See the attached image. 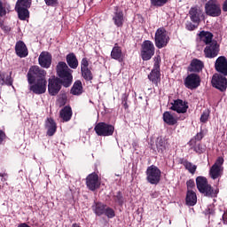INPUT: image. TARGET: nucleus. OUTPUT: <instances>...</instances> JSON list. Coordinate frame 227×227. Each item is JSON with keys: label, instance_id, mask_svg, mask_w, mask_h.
<instances>
[{"label": "nucleus", "instance_id": "1", "mask_svg": "<svg viewBox=\"0 0 227 227\" xmlns=\"http://www.w3.org/2000/svg\"><path fill=\"white\" fill-rule=\"evenodd\" d=\"M45 75H47V72L38 66H33L29 68L27 73V81L29 84H33L35 81V84L30 86V90L35 95H42L45 93L47 90V80H45Z\"/></svg>", "mask_w": 227, "mask_h": 227}, {"label": "nucleus", "instance_id": "2", "mask_svg": "<svg viewBox=\"0 0 227 227\" xmlns=\"http://www.w3.org/2000/svg\"><path fill=\"white\" fill-rule=\"evenodd\" d=\"M57 74L60 77L63 86L68 88L72 84V70L68 67L67 63L59 62L57 65Z\"/></svg>", "mask_w": 227, "mask_h": 227}, {"label": "nucleus", "instance_id": "3", "mask_svg": "<svg viewBox=\"0 0 227 227\" xmlns=\"http://www.w3.org/2000/svg\"><path fill=\"white\" fill-rule=\"evenodd\" d=\"M196 184L198 190L209 198H214V196L217 195L219 191L212 189V186L208 184V181L203 176H198L196 178Z\"/></svg>", "mask_w": 227, "mask_h": 227}, {"label": "nucleus", "instance_id": "4", "mask_svg": "<svg viewBox=\"0 0 227 227\" xmlns=\"http://www.w3.org/2000/svg\"><path fill=\"white\" fill-rule=\"evenodd\" d=\"M154 40L158 49H163L169 43V35H168V31H166L165 27H160L156 30Z\"/></svg>", "mask_w": 227, "mask_h": 227}, {"label": "nucleus", "instance_id": "5", "mask_svg": "<svg viewBox=\"0 0 227 227\" xmlns=\"http://www.w3.org/2000/svg\"><path fill=\"white\" fill-rule=\"evenodd\" d=\"M146 180L152 185H157L160 182V169L155 165H151L146 169Z\"/></svg>", "mask_w": 227, "mask_h": 227}, {"label": "nucleus", "instance_id": "6", "mask_svg": "<svg viewBox=\"0 0 227 227\" xmlns=\"http://www.w3.org/2000/svg\"><path fill=\"white\" fill-rule=\"evenodd\" d=\"M206 15L209 17H219L221 15V4L217 0H208L205 4Z\"/></svg>", "mask_w": 227, "mask_h": 227}, {"label": "nucleus", "instance_id": "7", "mask_svg": "<svg viewBox=\"0 0 227 227\" xmlns=\"http://www.w3.org/2000/svg\"><path fill=\"white\" fill-rule=\"evenodd\" d=\"M160 56L154 57V67L148 75V79L152 81L156 86L160 82Z\"/></svg>", "mask_w": 227, "mask_h": 227}, {"label": "nucleus", "instance_id": "8", "mask_svg": "<svg viewBox=\"0 0 227 227\" xmlns=\"http://www.w3.org/2000/svg\"><path fill=\"white\" fill-rule=\"evenodd\" d=\"M155 54V46L152 41H145L142 43L141 57L144 61L152 59V57Z\"/></svg>", "mask_w": 227, "mask_h": 227}, {"label": "nucleus", "instance_id": "9", "mask_svg": "<svg viewBox=\"0 0 227 227\" xmlns=\"http://www.w3.org/2000/svg\"><path fill=\"white\" fill-rule=\"evenodd\" d=\"M94 130L98 136H113L114 134V126L106 122H99L95 126Z\"/></svg>", "mask_w": 227, "mask_h": 227}, {"label": "nucleus", "instance_id": "10", "mask_svg": "<svg viewBox=\"0 0 227 227\" xmlns=\"http://www.w3.org/2000/svg\"><path fill=\"white\" fill-rule=\"evenodd\" d=\"M212 84L214 88H216V90H219L220 91H226L227 79L223 75L215 74L213 75Z\"/></svg>", "mask_w": 227, "mask_h": 227}, {"label": "nucleus", "instance_id": "11", "mask_svg": "<svg viewBox=\"0 0 227 227\" xmlns=\"http://www.w3.org/2000/svg\"><path fill=\"white\" fill-rule=\"evenodd\" d=\"M201 82V79L200 75L196 74H189L184 80V86L188 88V90H196L200 86Z\"/></svg>", "mask_w": 227, "mask_h": 227}, {"label": "nucleus", "instance_id": "12", "mask_svg": "<svg viewBox=\"0 0 227 227\" xmlns=\"http://www.w3.org/2000/svg\"><path fill=\"white\" fill-rule=\"evenodd\" d=\"M60 90H61V82H59V78H56L55 76H53L52 78H50L49 83H48V91L50 95L54 97L59 93Z\"/></svg>", "mask_w": 227, "mask_h": 227}, {"label": "nucleus", "instance_id": "13", "mask_svg": "<svg viewBox=\"0 0 227 227\" xmlns=\"http://www.w3.org/2000/svg\"><path fill=\"white\" fill-rule=\"evenodd\" d=\"M86 185L90 191H97L100 187V181L98 180V175L96 173L90 174L86 177Z\"/></svg>", "mask_w": 227, "mask_h": 227}, {"label": "nucleus", "instance_id": "14", "mask_svg": "<svg viewBox=\"0 0 227 227\" xmlns=\"http://www.w3.org/2000/svg\"><path fill=\"white\" fill-rule=\"evenodd\" d=\"M206 58H215L219 54V43L217 41H213L204 49Z\"/></svg>", "mask_w": 227, "mask_h": 227}, {"label": "nucleus", "instance_id": "15", "mask_svg": "<svg viewBox=\"0 0 227 227\" xmlns=\"http://www.w3.org/2000/svg\"><path fill=\"white\" fill-rule=\"evenodd\" d=\"M38 61L43 68H50L52 63V55L48 51H43L39 55Z\"/></svg>", "mask_w": 227, "mask_h": 227}, {"label": "nucleus", "instance_id": "16", "mask_svg": "<svg viewBox=\"0 0 227 227\" xmlns=\"http://www.w3.org/2000/svg\"><path fill=\"white\" fill-rule=\"evenodd\" d=\"M215 68L216 72H219V74H222L224 76H226L227 75L226 57H224V56L219 57L215 63Z\"/></svg>", "mask_w": 227, "mask_h": 227}, {"label": "nucleus", "instance_id": "17", "mask_svg": "<svg viewBox=\"0 0 227 227\" xmlns=\"http://www.w3.org/2000/svg\"><path fill=\"white\" fill-rule=\"evenodd\" d=\"M190 19L192 22H194L195 24H200L201 20V17L203 15V11L201 9L197 8V7H192L190 9Z\"/></svg>", "mask_w": 227, "mask_h": 227}, {"label": "nucleus", "instance_id": "18", "mask_svg": "<svg viewBox=\"0 0 227 227\" xmlns=\"http://www.w3.org/2000/svg\"><path fill=\"white\" fill-rule=\"evenodd\" d=\"M189 108V106H187L186 102H184L182 99H177L176 101H174V103L172 104V106L170 107V109H172V111H176V113H187V109Z\"/></svg>", "mask_w": 227, "mask_h": 227}, {"label": "nucleus", "instance_id": "19", "mask_svg": "<svg viewBox=\"0 0 227 227\" xmlns=\"http://www.w3.org/2000/svg\"><path fill=\"white\" fill-rule=\"evenodd\" d=\"M15 51L19 58H26L28 54L27 46H26V43H24L22 41L16 43Z\"/></svg>", "mask_w": 227, "mask_h": 227}, {"label": "nucleus", "instance_id": "20", "mask_svg": "<svg viewBox=\"0 0 227 227\" xmlns=\"http://www.w3.org/2000/svg\"><path fill=\"white\" fill-rule=\"evenodd\" d=\"M196 203H198L196 192H194L192 190H188L186 193V205L189 207H194Z\"/></svg>", "mask_w": 227, "mask_h": 227}, {"label": "nucleus", "instance_id": "21", "mask_svg": "<svg viewBox=\"0 0 227 227\" xmlns=\"http://www.w3.org/2000/svg\"><path fill=\"white\" fill-rule=\"evenodd\" d=\"M203 62L198 59H194L192 60L191 65L189 67L190 72H201L203 70Z\"/></svg>", "mask_w": 227, "mask_h": 227}, {"label": "nucleus", "instance_id": "22", "mask_svg": "<svg viewBox=\"0 0 227 227\" xmlns=\"http://www.w3.org/2000/svg\"><path fill=\"white\" fill-rule=\"evenodd\" d=\"M113 20L117 27H121L123 26V12L121 11H118V7H115Z\"/></svg>", "mask_w": 227, "mask_h": 227}, {"label": "nucleus", "instance_id": "23", "mask_svg": "<svg viewBox=\"0 0 227 227\" xmlns=\"http://www.w3.org/2000/svg\"><path fill=\"white\" fill-rule=\"evenodd\" d=\"M223 167L213 165L209 170V175L213 180L219 178L223 175Z\"/></svg>", "mask_w": 227, "mask_h": 227}, {"label": "nucleus", "instance_id": "24", "mask_svg": "<svg viewBox=\"0 0 227 227\" xmlns=\"http://www.w3.org/2000/svg\"><path fill=\"white\" fill-rule=\"evenodd\" d=\"M163 121L167 123V125H176L178 119L169 112H164Z\"/></svg>", "mask_w": 227, "mask_h": 227}, {"label": "nucleus", "instance_id": "25", "mask_svg": "<svg viewBox=\"0 0 227 227\" xmlns=\"http://www.w3.org/2000/svg\"><path fill=\"white\" fill-rule=\"evenodd\" d=\"M111 58L113 59H116L117 61H121L123 59V52L121 51V48L115 44L111 51Z\"/></svg>", "mask_w": 227, "mask_h": 227}, {"label": "nucleus", "instance_id": "26", "mask_svg": "<svg viewBox=\"0 0 227 227\" xmlns=\"http://www.w3.org/2000/svg\"><path fill=\"white\" fill-rule=\"evenodd\" d=\"M59 116L63 121H70L72 118V108L70 106H65L60 110Z\"/></svg>", "mask_w": 227, "mask_h": 227}, {"label": "nucleus", "instance_id": "27", "mask_svg": "<svg viewBox=\"0 0 227 227\" xmlns=\"http://www.w3.org/2000/svg\"><path fill=\"white\" fill-rule=\"evenodd\" d=\"M67 63L70 67V68L75 69L77 67H79V60H77V57H75V54L69 53L67 55Z\"/></svg>", "mask_w": 227, "mask_h": 227}, {"label": "nucleus", "instance_id": "28", "mask_svg": "<svg viewBox=\"0 0 227 227\" xmlns=\"http://www.w3.org/2000/svg\"><path fill=\"white\" fill-rule=\"evenodd\" d=\"M212 38H214V35H212V33L210 32H201L200 33V40L206 43V45H210V43H212V42H215V40H212Z\"/></svg>", "mask_w": 227, "mask_h": 227}, {"label": "nucleus", "instance_id": "29", "mask_svg": "<svg viewBox=\"0 0 227 227\" xmlns=\"http://www.w3.org/2000/svg\"><path fill=\"white\" fill-rule=\"evenodd\" d=\"M46 129H48L47 134L51 137L53 134H56V122L52 119H48L46 121Z\"/></svg>", "mask_w": 227, "mask_h": 227}, {"label": "nucleus", "instance_id": "30", "mask_svg": "<svg viewBox=\"0 0 227 227\" xmlns=\"http://www.w3.org/2000/svg\"><path fill=\"white\" fill-rule=\"evenodd\" d=\"M82 82L81 81H76L71 89L72 95H82Z\"/></svg>", "mask_w": 227, "mask_h": 227}, {"label": "nucleus", "instance_id": "31", "mask_svg": "<svg viewBox=\"0 0 227 227\" xmlns=\"http://www.w3.org/2000/svg\"><path fill=\"white\" fill-rule=\"evenodd\" d=\"M15 10L18 12L19 19H20V20H26V19H29V11L27 8H20Z\"/></svg>", "mask_w": 227, "mask_h": 227}, {"label": "nucleus", "instance_id": "32", "mask_svg": "<svg viewBox=\"0 0 227 227\" xmlns=\"http://www.w3.org/2000/svg\"><path fill=\"white\" fill-rule=\"evenodd\" d=\"M92 208L97 215H102L106 212V206L102 203H96Z\"/></svg>", "mask_w": 227, "mask_h": 227}, {"label": "nucleus", "instance_id": "33", "mask_svg": "<svg viewBox=\"0 0 227 227\" xmlns=\"http://www.w3.org/2000/svg\"><path fill=\"white\" fill-rule=\"evenodd\" d=\"M31 8V0H18L15 9Z\"/></svg>", "mask_w": 227, "mask_h": 227}, {"label": "nucleus", "instance_id": "34", "mask_svg": "<svg viewBox=\"0 0 227 227\" xmlns=\"http://www.w3.org/2000/svg\"><path fill=\"white\" fill-rule=\"evenodd\" d=\"M0 84H7V86H12V84H13V80H12V76L10 75H7L4 78V76L0 73Z\"/></svg>", "mask_w": 227, "mask_h": 227}, {"label": "nucleus", "instance_id": "35", "mask_svg": "<svg viewBox=\"0 0 227 227\" xmlns=\"http://www.w3.org/2000/svg\"><path fill=\"white\" fill-rule=\"evenodd\" d=\"M82 75L85 81H93V74L91 73V70L89 69H82Z\"/></svg>", "mask_w": 227, "mask_h": 227}, {"label": "nucleus", "instance_id": "36", "mask_svg": "<svg viewBox=\"0 0 227 227\" xmlns=\"http://www.w3.org/2000/svg\"><path fill=\"white\" fill-rule=\"evenodd\" d=\"M184 168H186V169H188V171L192 173V175H194V173H196V169H197L196 165L189 161L184 162Z\"/></svg>", "mask_w": 227, "mask_h": 227}, {"label": "nucleus", "instance_id": "37", "mask_svg": "<svg viewBox=\"0 0 227 227\" xmlns=\"http://www.w3.org/2000/svg\"><path fill=\"white\" fill-rule=\"evenodd\" d=\"M151 3L154 6H164L168 3V0H151Z\"/></svg>", "mask_w": 227, "mask_h": 227}, {"label": "nucleus", "instance_id": "38", "mask_svg": "<svg viewBox=\"0 0 227 227\" xmlns=\"http://www.w3.org/2000/svg\"><path fill=\"white\" fill-rule=\"evenodd\" d=\"M104 214H106V215L109 217V219H113V217H114V210H113V208L111 207L105 208Z\"/></svg>", "mask_w": 227, "mask_h": 227}, {"label": "nucleus", "instance_id": "39", "mask_svg": "<svg viewBox=\"0 0 227 227\" xmlns=\"http://www.w3.org/2000/svg\"><path fill=\"white\" fill-rule=\"evenodd\" d=\"M89 66H90V63L88 62V59L86 58L82 59L81 62V70L89 69L88 68Z\"/></svg>", "mask_w": 227, "mask_h": 227}, {"label": "nucleus", "instance_id": "40", "mask_svg": "<svg viewBox=\"0 0 227 227\" xmlns=\"http://www.w3.org/2000/svg\"><path fill=\"white\" fill-rule=\"evenodd\" d=\"M208 116H209L208 111L204 112V113L201 114V116H200V121H201L202 123H205V122L207 121V120H208Z\"/></svg>", "mask_w": 227, "mask_h": 227}, {"label": "nucleus", "instance_id": "41", "mask_svg": "<svg viewBox=\"0 0 227 227\" xmlns=\"http://www.w3.org/2000/svg\"><path fill=\"white\" fill-rule=\"evenodd\" d=\"M6 15V9L3 6V2L0 0V17Z\"/></svg>", "mask_w": 227, "mask_h": 227}, {"label": "nucleus", "instance_id": "42", "mask_svg": "<svg viewBox=\"0 0 227 227\" xmlns=\"http://www.w3.org/2000/svg\"><path fill=\"white\" fill-rule=\"evenodd\" d=\"M47 6H56L58 0H44Z\"/></svg>", "mask_w": 227, "mask_h": 227}, {"label": "nucleus", "instance_id": "43", "mask_svg": "<svg viewBox=\"0 0 227 227\" xmlns=\"http://www.w3.org/2000/svg\"><path fill=\"white\" fill-rule=\"evenodd\" d=\"M224 163V159H223V157H219L215 163L214 164V166H222L223 167V164Z\"/></svg>", "mask_w": 227, "mask_h": 227}, {"label": "nucleus", "instance_id": "44", "mask_svg": "<svg viewBox=\"0 0 227 227\" xmlns=\"http://www.w3.org/2000/svg\"><path fill=\"white\" fill-rule=\"evenodd\" d=\"M186 185H187L188 191L189 189H192V187L195 186L194 180L190 179L189 181H187Z\"/></svg>", "mask_w": 227, "mask_h": 227}, {"label": "nucleus", "instance_id": "45", "mask_svg": "<svg viewBox=\"0 0 227 227\" xmlns=\"http://www.w3.org/2000/svg\"><path fill=\"white\" fill-rule=\"evenodd\" d=\"M197 26L193 25L192 23H188L186 25V28L188 31H193V29H196Z\"/></svg>", "mask_w": 227, "mask_h": 227}, {"label": "nucleus", "instance_id": "46", "mask_svg": "<svg viewBox=\"0 0 227 227\" xmlns=\"http://www.w3.org/2000/svg\"><path fill=\"white\" fill-rule=\"evenodd\" d=\"M196 141H201L203 139V131H200V133H197L195 136Z\"/></svg>", "mask_w": 227, "mask_h": 227}, {"label": "nucleus", "instance_id": "47", "mask_svg": "<svg viewBox=\"0 0 227 227\" xmlns=\"http://www.w3.org/2000/svg\"><path fill=\"white\" fill-rule=\"evenodd\" d=\"M115 197L117 198L118 203H122L121 198H123V196L121 195V192H118Z\"/></svg>", "mask_w": 227, "mask_h": 227}, {"label": "nucleus", "instance_id": "48", "mask_svg": "<svg viewBox=\"0 0 227 227\" xmlns=\"http://www.w3.org/2000/svg\"><path fill=\"white\" fill-rule=\"evenodd\" d=\"M4 137H6V135L4 132H3V130H0V145L3 143V141H4Z\"/></svg>", "mask_w": 227, "mask_h": 227}, {"label": "nucleus", "instance_id": "49", "mask_svg": "<svg viewBox=\"0 0 227 227\" xmlns=\"http://www.w3.org/2000/svg\"><path fill=\"white\" fill-rule=\"evenodd\" d=\"M223 12H227V0H225L223 3Z\"/></svg>", "mask_w": 227, "mask_h": 227}, {"label": "nucleus", "instance_id": "50", "mask_svg": "<svg viewBox=\"0 0 227 227\" xmlns=\"http://www.w3.org/2000/svg\"><path fill=\"white\" fill-rule=\"evenodd\" d=\"M158 196H159V193H157L156 192L152 193V198H158Z\"/></svg>", "mask_w": 227, "mask_h": 227}, {"label": "nucleus", "instance_id": "51", "mask_svg": "<svg viewBox=\"0 0 227 227\" xmlns=\"http://www.w3.org/2000/svg\"><path fill=\"white\" fill-rule=\"evenodd\" d=\"M73 227H81V226H79V225L76 224V223H74V224H73Z\"/></svg>", "mask_w": 227, "mask_h": 227}, {"label": "nucleus", "instance_id": "52", "mask_svg": "<svg viewBox=\"0 0 227 227\" xmlns=\"http://www.w3.org/2000/svg\"><path fill=\"white\" fill-rule=\"evenodd\" d=\"M124 107L127 109V107H129V106H127V103L124 104Z\"/></svg>", "mask_w": 227, "mask_h": 227}]
</instances>
